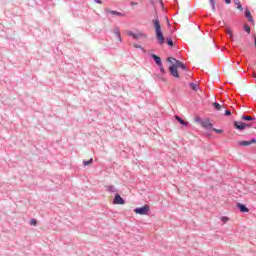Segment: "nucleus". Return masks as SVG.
Listing matches in <instances>:
<instances>
[{
  "mask_svg": "<svg viewBox=\"0 0 256 256\" xmlns=\"http://www.w3.org/2000/svg\"><path fill=\"white\" fill-rule=\"evenodd\" d=\"M159 67L160 72L162 73V75H165V68H163V64H161Z\"/></svg>",
  "mask_w": 256,
  "mask_h": 256,
  "instance_id": "30",
  "label": "nucleus"
},
{
  "mask_svg": "<svg viewBox=\"0 0 256 256\" xmlns=\"http://www.w3.org/2000/svg\"><path fill=\"white\" fill-rule=\"evenodd\" d=\"M202 127L206 129V131H213V123H211V120H209V118L203 120Z\"/></svg>",
  "mask_w": 256,
  "mask_h": 256,
  "instance_id": "6",
  "label": "nucleus"
},
{
  "mask_svg": "<svg viewBox=\"0 0 256 256\" xmlns=\"http://www.w3.org/2000/svg\"><path fill=\"white\" fill-rule=\"evenodd\" d=\"M212 106L214 107V109H216V111H221L222 109V106L221 104H219V102H214Z\"/></svg>",
  "mask_w": 256,
  "mask_h": 256,
  "instance_id": "19",
  "label": "nucleus"
},
{
  "mask_svg": "<svg viewBox=\"0 0 256 256\" xmlns=\"http://www.w3.org/2000/svg\"><path fill=\"white\" fill-rule=\"evenodd\" d=\"M130 5L135 6V5H138V3L137 2H131Z\"/></svg>",
  "mask_w": 256,
  "mask_h": 256,
  "instance_id": "38",
  "label": "nucleus"
},
{
  "mask_svg": "<svg viewBox=\"0 0 256 256\" xmlns=\"http://www.w3.org/2000/svg\"><path fill=\"white\" fill-rule=\"evenodd\" d=\"M149 211H151L149 205H144L142 207H137L134 209V213H136V215H147Z\"/></svg>",
  "mask_w": 256,
  "mask_h": 256,
  "instance_id": "3",
  "label": "nucleus"
},
{
  "mask_svg": "<svg viewBox=\"0 0 256 256\" xmlns=\"http://www.w3.org/2000/svg\"><path fill=\"white\" fill-rule=\"evenodd\" d=\"M106 13H110V15H116L117 17H125L124 13L117 12L116 10L106 9Z\"/></svg>",
  "mask_w": 256,
  "mask_h": 256,
  "instance_id": "11",
  "label": "nucleus"
},
{
  "mask_svg": "<svg viewBox=\"0 0 256 256\" xmlns=\"http://www.w3.org/2000/svg\"><path fill=\"white\" fill-rule=\"evenodd\" d=\"M169 71H170V75H172V77H175L176 79H179V70L177 69L176 64H172L169 67Z\"/></svg>",
  "mask_w": 256,
  "mask_h": 256,
  "instance_id": "5",
  "label": "nucleus"
},
{
  "mask_svg": "<svg viewBox=\"0 0 256 256\" xmlns=\"http://www.w3.org/2000/svg\"><path fill=\"white\" fill-rule=\"evenodd\" d=\"M114 35L116 36V39H118V41L120 42V43H122L123 42V38H121V32H119V28H115L114 29Z\"/></svg>",
  "mask_w": 256,
  "mask_h": 256,
  "instance_id": "14",
  "label": "nucleus"
},
{
  "mask_svg": "<svg viewBox=\"0 0 256 256\" xmlns=\"http://www.w3.org/2000/svg\"><path fill=\"white\" fill-rule=\"evenodd\" d=\"M93 163V158H90L89 160H84L83 165L84 167H87V165H91Z\"/></svg>",
  "mask_w": 256,
  "mask_h": 256,
  "instance_id": "22",
  "label": "nucleus"
},
{
  "mask_svg": "<svg viewBox=\"0 0 256 256\" xmlns=\"http://www.w3.org/2000/svg\"><path fill=\"white\" fill-rule=\"evenodd\" d=\"M94 2H96L98 5H102L103 4V1H101V0H94Z\"/></svg>",
  "mask_w": 256,
  "mask_h": 256,
  "instance_id": "36",
  "label": "nucleus"
},
{
  "mask_svg": "<svg viewBox=\"0 0 256 256\" xmlns=\"http://www.w3.org/2000/svg\"><path fill=\"white\" fill-rule=\"evenodd\" d=\"M249 142H250V145H253V143H256V139L252 138L251 140H249Z\"/></svg>",
  "mask_w": 256,
  "mask_h": 256,
  "instance_id": "35",
  "label": "nucleus"
},
{
  "mask_svg": "<svg viewBox=\"0 0 256 256\" xmlns=\"http://www.w3.org/2000/svg\"><path fill=\"white\" fill-rule=\"evenodd\" d=\"M30 225H33L34 227H36V225H37V219H31L30 220Z\"/></svg>",
  "mask_w": 256,
  "mask_h": 256,
  "instance_id": "29",
  "label": "nucleus"
},
{
  "mask_svg": "<svg viewBox=\"0 0 256 256\" xmlns=\"http://www.w3.org/2000/svg\"><path fill=\"white\" fill-rule=\"evenodd\" d=\"M195 121H196V123H200V125H202V123H203V120L200 117H196Z\"/></svg>",
  "mask_w": 256,
  "mask_h": 256,
  "instance_id": "33",
  "label": "nucleus"
},
{
  "mask_svg": "<svg viewBox=\"0 0 256 256\" xmlns=\"http://www.w3.org/2000/svg\"><path fill=\"white\" fill-rule=\"evenodd\" d=\"M209 3L211 5V9L215 11V0H209Z\"/></svg>",
  "mask_w": 256,
  "mask_h": 256,
  "instance_id": "26",
  "label": "nucleus"
},
{
  "mask_svg": "<svg viewBox=\"0 0 256 256\" xmlns=\"http://www.w3.org/2000/svg\"><path fill=\"white\" fill-rule=\"evenodd\" d=\"M113 204L114 205H125V199L121 197L119 193H116L113 199Z\"/></svg>",
  "mask_w": 256,
  "mask_h": 256,
  "instance_id": "4",
  "label": "nucleus"
},
{
  "mask_svg": "<svg viewBox=\"0 0 256 256\" xmlns=\"http://www.w3.org/2000/svg\"><path fill=\"white\" fill-rule=\"evenodd\" d=\"M167 61H168V63H173V61H174V63H175V61H177V59L174 58V57H168V58H167Z\"/></svg>",
  "mask_w": 256,
  "mask_h": 256,
  "instance_id": "27",
  "label": "nucleus"
},
{
  "mask_svg": "<svg viewBox=\"0 0 256 256\" xmlns=\"http://www.w3.org/2000/svg\"><path fill=\"white\" fill-rule=\"evenodd\" d=\"M227 221H229V218L227 216H222L221 217V222L222 223H227Z\"/></svg>",
  "mask_w": 256,
  "mask_h": 256,
  "instance_id": "28",
  "label": "nucleus"
},
{
  "mask_svg": "<svg viewBox=\"0 0 256 256\" xmlns=\"http://www.w3.org/2000/svg\"><path fill=\"white\" fill-rule=\"evenodd\" d=\"M189 87H190V89H192V91H199V85H197V84H195L193 82H191L189 84Z\"/></svg>",
  "mask_w": 256,
  "mask_h": 256,
  "instance_id": "16",
  "label": "nucleus"
},
{
  "mask_svg": "<svg viewBox=\"0 0 256 256\" xmlns=\"http://www.w3.org/2000/svg\"><path fill=\"white\" fill-rule=\"evenodd\" d=\"M244 15L246 19H248L249 23L255 25V20L253 19V16L251 15V11H249V8H246Z\"/></svg>",
  "mask_w": 256,
  "mask_h": 256,
  "instance_id": "8",
  "label": "nucleus"
},
{
  "mask_svg": "<svg viewBox=\"0 0 256 256\" xmlns=\"http://www.w3.org/2000/svg\"><path fill=\"white\" fill-rule=\"evenodd\" d=\"M233 126H234V129H237V131H245L246 129L245 122H241V121H234Z\"/></svg>",
  "mask_w": 256,
  "mask_h": 256,
  "instance_id": "7",
  "label": "nucleus"
},
{
  "mask_svg": "<svg viewBox=\"0 0 256 256\" xmlns=\"http://www.w3.org/2000/svg\"><path fill=\"white\" fill-rule=\"evenodd\" d=\"M244 31H246V33H248V35H249L251 33V27H249V25L245 24Z\"/></svg>",
  "mask_w": 256,
  "mask_h": 256,
  "instance_id": "23",
  "label": "nucleus"
},
{
  "mask_svg": "<svg viewBox=\"0 0 256 256\" xmlns=\"http://www.w3.org/2000/svg\"><path fill=\"white\" fill-rule=\"evenodd\" d=\"M151 59L156 63V65L161 66L163 64V61L161 60V57L157 56L156 54H150Z\"/></svg>",
  "mask_w": 256,
  "mask_h": 256,
  "instance_id": "9",
  "label": "nucleus"
},
{
  "mask_svg": "<svg viewBox=\"0 0 256 256\" xmlns=\"http://www.w3.org/2000/svg\"><path fill=\"white\" fill-rule=\"evenodd\" d=\"M107 191H109V193H117V188L114 185H110L107 187Z\"/></svg>",
  "mask_w": 256,
  "mask_h": 256,
  "instance_id": "18",
  "label": "nucleus"
},
{
  "mask_svg": "<svg viewBox=\"0 0 256 256\" xmlns=\"http://www.w3.org/2000/svg\"><path fill=\"white\" fill-rule=\"evenodd\" d=\"M245 125H246V129L253 127V123H245Z\"/></svg>",
  "mask_w": 256,
  "mask_h": 256,
  "instance_id": "34",
  "label": "nucleus"
},
{
  "mask_svg": "<svg viewBox=\"0 0 256 256\" xmlns=\"http://www.w3.org/2000/svg\"><path fill=\"white\" fill-rule=\"evenodd\" d=\"M236 207L239 209L241 213H249V208L245 204L237 203Z\"/></svg>",
  "mask_w": 256,
  "mask_h": 256,
  "instance_id": "10",
  "label": "nucleus"
},
{
  "mask_svg": "<svg viewBox=\"0 0 256 256\" xmlns=\"http://www.w3.org/2000/svg\"><path fill=\"white\" fill-rule=\"evenodd\" d=\"M212 131H214V133H218L219 135L223 133V130L217 128H213Z\"/></svg>",
  "mask_w": 256,
  "mask_h": 256,
  "instance_id": "31",
  "label": "nucleus"
},
{
  "mask_svg": "<svg viewBox=\"0 0 256 256\" xmlns=\"http://www.w3.org/2000/svg\"><path fill=\"white\" fill-rule=\"evenodd\" d=\"M226 33L230 36V39L233 40V32L230 30V28L226 29Z\"/></svg>",
  "mask_w": 256,
  "mask_h": 256,
  "instance_id": "24",
  "label": "nucleus"
},
{
  "mask_svg": "<svg viewBox=\"0 0 256 256\" xmlns=\"http://www.w3.org/2000/svg\"><path fill=\"white\" fill-rule=\"evenodd\" d=\"M240 147H249V145H251L250 141L247 140H243L241 142H239Z\"/></svg>",
  "mask_w": 256,
  "mask_h": 256,
  "instance_id": "17",
  "label": "nucleus"
},
{
  "mask_svg": "<svg viewBox=\"0 0 256 256\" xmlns=\"http://www.w3.org/2000/svg\"><path fill=\"white\" fill-rule=\"evenodd\" d=\"M234 3L239 11H243V6L241 5V2H239V0H234Z\"/></svg>",
  "mask_w": 256,
  "mask_h": 256,
  "instance_id": "21",
  "label": "nucleus"
},
{
  "mask_svg": "<svg viewBox=\"0 0 256 256\" xmlns=\"http://www.w3.org/2000/svg\"><path fill=\"white\" fill-rule=\"evenodd\" d=\"M252 77H253L254 79H256V72H253Z\"/></svg>",
  "mask_w": 256,
  "mask_h": 256,
  "instance_id": "39",
  "label": "nucleus"
},
{
  "mask_svg": "<svg viewBox=\"0 0 256 256\" xmlns=\"http://www.w3.org/2000/svg\"><path fill=\"white\" fill-rule=\"evenodd\" d=\"M254 45H255V47H256V38H255V41H254Z\"/></svg>",
  "mask_w": 256,
  "mask_h": 256,
  "instance_id": "40",
  "label": "nucleus"
},
{
  "mask_svg": "<svg viewBox=\"0 0 256 256\" xmlns=\"http://www.w3.org/2000/svg\"><path fill=\"white\" fill-rule=\"evenodd\" d=\"M166 43L169 47H173L174 43H173V38L172 37H167L166 38Z\"/></svg>",
  "mask_w": 256,
  "mask_h": 256,
  "instance_id": "20",
  "label": "nucleus"
},
{
  "mask_svg": "<svg viewBox=\"0 0 256 256\" xmlns=\"http://www.w3.org/2000/svg\"><path fill=\"white\" fill-rule=\"evenodd\" d=\"M175 65L177 66V68L182 69V71H186L187 69V65L179 60H175Z\"/></svg>",
  "mask_w": 256,
  "mask_h": 256,
  "instance_id": "12",
  "label": "nucleus"
},
{
  "mask_svg": "<svg viewBox=\"0 0 256 256\" xmlns=\"http://www.w3.org/2000/svg\"><path fill=\"white\" fill-rule=\"evenodd\" d=\"M126 35H128V37H133L135 41H139V39H147V34L141 31H137L136 33L133 31H127Z\"/></svg>",
  "mask_w": 256,
  "mask_h": 256,
  "instance_id": "2",
  "label": "nucleus"
},
{
  "mask_svg": "<svg viewBox=\"0 0 256 256\" xmlns=\"http://www.w3.org/2000/svg\"><path fill=\"white\" fill-rule=\"evenodd\" d=\"M175 119L178 121V123H180V125H183V127H189V122L183 120V118L176 115Z\"/></svg>",
  "mask_w": 256,
  "mask_h": 256,
  "instance_id": "13",
  "label": "nucleus"
},
{
  "mask_svg": "<svg viewBox=\"0 0 256 256\" xmlns=\"http://www.w3.org/2000/svg\"><path fill=\"white\" fill-rule=\"evenodd\" d=\"M242 121H256V118L253 116L243 114L241 116Z\"/></svg>",
  "mask_w": 256,
  "mask_h": 256,
  "instance_id": "15",
  "label": "nucleus"
},
{
  "mask_svg": "<svg viewBox=\"0 0 256 256\" xmlns=\"http://www.w3.org/2000/svg\"><path fill=\"white\" fill-rule=\"evenodd\" d=\"M133 47L135 49H140L141 51H145V48H143V46L139 45V44H134Z\"/></svg>",
  "mask_w": 256,
  "mask_h": 256,
  "instance_id": "25",
  "label": "nucleus"
},
{
  "mask_svg": "<svg viewBox=\"0 0 256 256\" xmlns=\"http://www.w3.org/2000/svg\"><path fill=\"white\" fill-rule=\"evenodd\" d=\"M224 2L226 3V5H231V0H224Z\"/></svg>",
  "mask_w": 256,
  "mask_h": 256,
  "instance_id": "37",
  "label": "nucleus"
},
{
  "mask_svg": "<svg viewBox=\"0 0 256 256\" xmlns=\"http://www.w3.org/2000/svg\"><path fill=\"white\" fill-rule=\"evenodd\" d=\"M153 25L156 33V39L159 45H163V43H165V36L163 35V31L161 30V22L159 21V18L153 20Z\"/></svg>",
  "mask_w": 256,
  "mask_h": 256,
  "instance_id": "1",
  "label": "nucleus"
},
{
  "mask_svg": "<svg viewBox=\"0 0 256 256\" xmlns=\"http://www.w3.org/2000/svg\"><path fill=\"white\" fill-rule=\"evenodd\" d=\"M224 115L226 117H231V110H225Z\"/></svg>",
  "mask_w": 256,
  "mask_h": 256,
  "instance_id": "32",
  "label": "nucleus"
}]
</instances>
